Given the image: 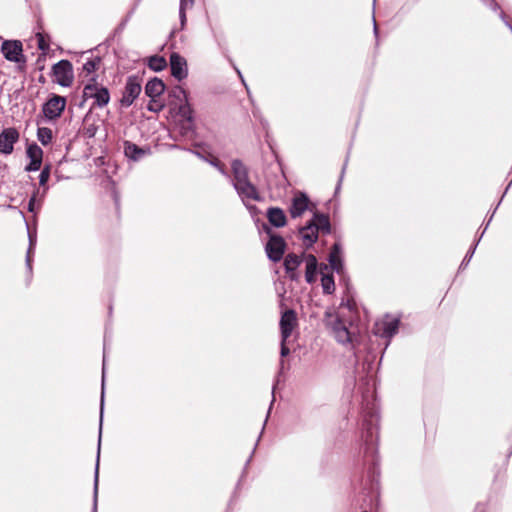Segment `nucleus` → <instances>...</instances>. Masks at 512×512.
<instances>
[{"label":"nucleus","instance_id":"obj_1","mask_svg":"<svg viewBox=\"0 0 512 512\" xmlns=\"http://www.w3.org/2000/svg\"><path fill=\"white\" fill-rule=\"evenodd\" d=\"M362 432L364 458L371 462L367 470L366 478L360 482L361 490L370 497L378 494L380 470L378 467L377 448L378 441L379 411L374 400H367L362 405Z\"/></svg>","mask_w":512,"mask_h":512},{"label":"nucleus","instance_id":"obj_2","mask_svg":"<svg viewBox=\"0 0 512 512\" xmlns=\"http://www.w3.org/2000/svg\"><path fill=\"white\" fill-rule=\"evenodd\" d=\"M118 165L110 160L105 161L104 157L98 156V180L104 190V197L112 202L115 216L120 217L121 200L120 192L117 189V180L114 178L117 174Z\"/></svg>","mask_w":512,"mask_h":512},{"label":"nucleus","instance_id":"obj_3","mask_svg":"<svg viewBox=\"0 0 512 512\" xmlns=\"http://www.w3.org/2000/svg\"><path fill=\"white\" fill-rule=\"evenodd\" d=\"M332 231L330 218L327 214L314 212L304 226L298 228V234L305 249H310L318 241L319 234L329 235Z\"/></svg>","mask_w":512,"mask_h":512},{"label":"nucleus","instance_id":"obj_4","mask_svg":"<svg viewBox=\"0 0 512 512\" xmlns=\"http://www.w3.org/2000/svg\"><path fill=\"white\" fill-rule=\"evenodd\" d=\"M112 314H113V304L110 302V304L108 306L109 320L105 324L104 337H103L101 401H100V416H99V421H98V461L100 460V450H101L102 419H103V408H104V388H105V378H106V353H107L108 341L111 340V338H112V320H111Z\"/></svg>","mask_w":512,"mask_h":512},{"label":"nucleus","instance_id":"obj_5","mask_svg":"<svg viewBox=\"0 0 512 512\" xmlns=\"http://www.w3.org/2000/svg\"><path fill=\"white\" fill-rule=\"evenodd\" d=\"M92 83H88L85 85L83 89V100L80 103L81 106L87 105L89 108V113L84 118V124L86 126V132L85 134L88 136V138L92 139L95 135L94 128L90 127L93 125V115L91 113V110L96 105V83H94V78H91Z\"/></svg>","mask_w":512,"mask_h":512},{"label":"nucleus","instance_id":"obj_6","mask_svg":"<svg viewBox=\"0 0 512 512\" xmlns=\"http://www.w3.org/2000/svg\"><path fill=\"white\" fill-rule=\"evenodd\" d=\"M142 91L141 79L137 75H130L126 79V83L119 102L121 107L128 108L139 97Z\"/></svg>","mask_w":512,"mask_h":512},{"label":"nucleus","instance_id":"obj_7","mask_svg":"<svg viewBox=\"0 0 512 512\" xmlns=\"http://www.w3.org/2000/svg\"><path fill=\"white\" fill-rule=\"evenodd\" d=\"M286 247V241L281 235H270L265 245L267 258L274 263L281 261L284 256Z\"/></svg>","mask_w":512,"mask_h":512},{"label":"nucleus","instance_id":"obj_8","mask_svg":"<svg viewBox=\"0 0 512 512\" xmlns=\"http://www.w3.org/2000/svg\"><path fill=\"white\" fill-rule=\"evenodd\" d=\"M170 73L173 78L181 82L188 77L187 60L178 52H172L169 57Z\"/></svg>","mask_w":512,"mask_h":512},{"label":"nucleus","instance_id":"obj_9","mask_svg":"<svg viewBox=\"0 0 512 512\" xmlns=\"http://www.w3.org/2000/svg\"><path fill=\"white\" fill-rule=\"evenodd\" d=\"M297 325L298 320L295 310L287 309L284 312H282L279 321L281 338H283L284 341H287L292 335V332L297 327Z\"/></svg>","mask_w":512,"mask_h":512},{"label":"nucleus","instance_id":"obj_10","mask_svg":"<svg viewBox=\"0 0 512 512\" xmlns=\"http://www.w3.org/2000/svg\"><path fill=\"white\" fill-rule=\"evenodd\" d=\"M327 261L330 268L340 276H344L345 267L343 259V248L340 242H335L330 249Z\"/></svg>","mask_w":512,"mask_h":512},{"label":"nucleus","instance_id":"obj_11","mask_svg":"<svg viewBox=\"0 0 512 512\" xmlns=\"http://www.w3.org/2000/svg\"><path fill=\"white\" fill-rule=\"evenodd\" d=\"M55 81L61 86H69L73 81L72 65L67 60H61L53 66Z\"/></svg>","mask_w":512,"mask_h":512},{"label":"nucleus","instance_id":"obj_12","mask_svg":"<svg viewBox=\"0 0 512 512\" xmlns=\"http://www.w3.org/2000/svg\"><path fill=\"white\" fill-rule=\"evenodd\" d=\"M175 109H177V115H179L185 122L182 125V129L186 131L194 130V110L189 102V99L181 102L174 103Z\"/></svg>","mask_w":512,"mask_h":512},{"label":"nucleus","instance_id":"obj_13","mask_svg":"<svg viewBox=\"0 0 512 512\" xmlns=\"http://www.w3.org/2000/svg\"><path fill=\"white\" fill-rule=\"evenodd\" d=\"M310 199L305 192H298L291 201L289 213L291 218L295 219L306 211L309 210Z\"/></svg>","mask_w":512,"mask_h":512},{"label":"nucleus","instance_id":"obj_14","mask_svg":"<svg viewBox=\"0 0 512 512\" xmlns=\"http://www.w3.org/2000/svg\"><path fill=\"white\" fill-rule=\"evenodd\" d=\"M151 154L149 146L140 147L131 141H124V155L129 160L138 162Z\"/></svg>","mask_w":512,"mask_h":512},{"label":"nucleus","instance_id":"obj_15","mask_svg":"<svg viewBox=\"0 0 512 512\" xmlns=\"http://www.w3.org/2000/svg\"><path fill=\"white\" fill-rule=\"evenodd\" d=\"M231 169L233 174L232 185L234 188L250 180L249 169L240 159L232 160Z\"/></svg>","mask_w":512,"mask_h":512},{"label":"nucleus","instance_id":"obj_16","mask_svg":"<svg viewBox=\"0 0 512 512\" xmlns=\"http://www.w3.org/2000/svg\"><path fill=\"white\" fill-rule=\"evenodd\" d=\"M66 105V100L61 96L52 97L43 108V112L49 119L57 118L61 115Z\"/></svg>","mask_w":512,"mask_h":512},{"label":"nucleus","instance_id":"obj_17","mask_svg":"<svg viewBox=\"0 0 512 512\" xmlns=\"http://www.w3.org/2000/svg\"><path fill=\"white\" fill-rule=\"evenodd\" d=\"M241 198L243 204L247 203V200L260 201L262 199L257 187L248 180L247 182L240 184L234 188Z\"/></svg>","mask_w":512,"mask_h":512},{"label":"nucleus","instance_id":"obj_18","mask_svg":"<svg viewBox=\"0 0 512 512\" xmlns=\"http://www.w3.org/2000/svg\"><path fill=\"white\" fill-rule=\"evenodd\" d=\"M19 133L14 128L5 129L0 134V151L10 154L13 151V144L18 140Z\"/></svg>","mask_w":512,"mask_h":512},{"label":"nucleus","instance_id":"obj_19","mask_svg":"<svg viewBox=\"0 0 512 512\" xmlns=\"http://www.w3.org/2000/svg\"><path fill=\"white\" fill-rule=\"evenodd\" d=\"M2 53L4 54L5 58L14 61L19 62L20 56L22 52V44L19 41H4L1 47Z\"/></svg>","mask_w":512,"mask_h":512},{"label":"nucleus","instance_id":"obj_20","mask_svg":"<svg viewBox=\"0 0 512 512\" xmlns=\"http://www.w3.org/2000/svg\"><path fill=\"white\" fill-rule=\"evenodd\" d=\"M266 217L271 226L282 228L287 224V216L282 208L269 207L266 211Z\"/></svg>","mask_w":512,"mask_h":512},{"label":"nucleus","instance_id":"obj_21","mask_svg":"<svg viewBox=\"0 0 512 512\" xmlns=\"http://www.w3.org/2000/svg\"><path fill=\"white\" fill-rule=\"evenodd\" d=\"M332 330L338 343L347 344L351 342V333L341 319L337 318L333 322Z\"/></svg>","mask_w":512,"mask_h":512},{"label":"nucleus","instance_id":"obj_22","mask_svg":"<svg viewBox=\"0 0 512 512\" xmlns=\"http://www.w3.org/2000/svg\"><path fill=\"white\" fill-rule=\"evenodd\" d=\"M305 262V281L308 284H313L316 281V277L318 274V260L314 254H307L305 256Z\"/></svg>","mask_w":512,"mask_h":512},{"label":"nucleus","instance_id":"obj_23","mask_svg":"<svg viewBox=\"0 0 512 512\" xmlns=\"http://www.w3.org/2000/svg\"><path fill=\"white\" fill-rule=\"evenodd\" d=\"M165 83L158 77L151 78L145 85L144 92L149 98H157L165 92Z\"/></svg>","mask_w":512,"mask_h":512},{"label":"nucleus","instance_id":"obj_24","mask_svg":"<svg viewBox=\"0 0 512 512\" xmlns=\"http://www.w3.org/2000/svg\"><path fill=\"white\" fill-rule=\"evenodd\" d=\"M27 155L30 158L31 162L26 167L28 171H36L40 168L42 162L43 152L39 146L36 144H32L27 149Z\"/></svg>","mask_w":512,"mask_h":512},{"label":"nucleus","instance_id":"obj_25","mask_svg":"<svg viewBox=\"0 0 512 512\" xmlns=\"http://www.w3.org/2000/svg\"><path fill=\"white\" fill-rule=\"evenodd\" d=\"M399 324V318H391L382 323L380 336L387 339L386 347L389 345L391 338L398 332Z\"/></svg>","mask_w":512,"mask_h":512},{"label":"nucleus","instance_id":"obj_26","mask_svg":"<svg viewBox=\"0 0 512 512\" xmlns=\"http://www.w3.org/2000/svg\"><path fill=\"white\" fill-rule=\"evenodd\" d=\"M306 253H301L300 255L295 253H288L284 258V269L285 272H292L293 269H298V267L305 260Z\"/></svg>","mask_w":512,"mask_h":512},{"label":"nucleus","instance_id":"obj_27","mask_svg":"<svg viewBox=\"0 0 512 512\" xmlns=\"http://www.w3.org/2000/svg\"><path fill=\"white\" fill-rule=\"evenodd\" d=\"M168 63L164 56L152 55L147 58V66L154 72H161L167 67Z\"/></svg>","mask_w":512,"mask_h":512},{"label":"nucleus","instance_id":"obj_28","mask_svg":"<svg viewBox=\"0 0 512 512\" xmlns=\"http://www.w3.org/2000/svg\"><path fill=\"white\" fill-rule=\"evenodd\" d=\"M136 6H137V4H135V6L130 11H128L126 16L117 25V27L114 29L112 35L107 39V41H110V40L114 39L115 37H120V35L124 31V29L126 28L128 22L132 18L133 14L135 12Z\"/></svg>","mask_w":512,"mask_h":512},{"label":"nucleus","instance_id":"obj_29","mask_svg":"<svg viewBox=\"0 0 512 512\" xmlns=\"http://www.w3.org/2000/svg\"><path fill=\"white\" fill-rule=\"evenodd\" d=\"M321 286L324 294H333L335 291V281L333 274H323L321 277Z\"/></svg>","mask_w":512,"mask_h":512},{"label":"nucleus","instance_id":"obj_30","mask_svg":"<svg viewBox=\"0 0 512 512\" xmlns=\"http://www.w3.org/2000/svg\"><path fill=\"white\" fill-rule=\"evenodd\" d=\"M169 96L174 98V103H181L188 99L187 91L180 85H176L169 92Z\"/></svg>","mask_w":512,"mask_h":512},{"label":"nucleus","instance_id":"obj_31","mask_svg":"<svg viewBox=\"0 0 512 512\" xmlns=\"http://www.w3.org/2000/svg\"><path fill=\"white\" fill-rule=\"evenodd\" d=\"M90 52H84L81 55V60L83 61V69L89 74L93 72L96 68V62L90 57Z\"/></svg>","mask_w":512,"mask_h":512},{"label":"nucleus","instance_id":"obj_32","mask_svg":"<svg viewBox=\"0 0 512 512\" xmlns=\"http://www.w3.org/2000/svg\"><path fill=\"white\" fill-rule=\"evenodd\" d=\"M110 100V94L108 88L101 86L98 87V108L104 107Z\"/></svg>","mask_w":512,"mask_h":512},{"label":"nucleus","instance_id":"obj_33","mask_svg":"<svg viewBox=\"0 0 512 512\" xmlns=\"http://www.w3.org/2000/svg\"><path fill=\"white\" fill-rule=\"evenodd\" d=\"M38 140L43 144L47 145L52 139V131L49 128L42 127L38 129Z\"/></svg>","mask_w":512,"mask_h":512},{"label":"nucleus","instance_id":"obj_34","mask_svg":"<svg viewBox=\"0 0 512 512\" xmlns=\"http://www.w3.org/2000/svg\"><path fill=\"white\" fill-rule=\"evenodd\" d=\"M165 105L163 102L158 100L157 98H150L149 102L147 103V110L154 113H159L164 109Z\"/></svg>","mask_w":512,"mask_h":512},{"label":"nucleus","instance_id":"obj_35","mask_svg":"<svg viewBox=\"0 0 512 512\" xmlns=\"http://www.w3.org/2000/svg\"><path fill=\"white\" fill-rule=\"evenodd\" d=\"M255 223H256V225L258 227L259 232L266 233L268 235V237H270V235H276L277 234V233L273 232V230L271 228L272 226L270 224H267L265 222H261V225L259 226V223H260V219L259 218H257L255 220Z\"/></svg>","mask_w":512,"mask_h":512},{"label":"nucleus","instance_id":"obj_36","mask_svg":"<svg viewBox=\"0 0 512 512\" xmlns=\"http://www.w3.org/2000/svg\"><path fill=\"white\" fill-rule=\"evenodd\" d=\"M208 163L215 167L223 176L229 177V174L224 165L217 158H211Z\"/></svg>","mask_w":512,"mask_h":512},{"label":"nucleus","instance_id":"obj_37","mask_svg":"<svg viewBox=\"0 0 512 512\" xmlns=\"http://www.w3.org/2000/svg\"><path fill=\"white\" fill-rule=\"evenodd\" d=\"M189 4H179V21H180V29H184L187 21L186 17V9Z\"/></svg>","mask_w":512,"mask_h":512},{"label":"nucleus","instance_id":"obj_38","mask_svg":"<svg viewBox=\"0 0 512 512\" xmlns=\"http://www.w3.org/2000/svg\"><path fill=\"white\" fill-rule=\"evenodd\" d=\"M245 207L248 209L251 217L256 220L257 219V216L259 214H261V211L258 209V207L256 205H253V204H249L248 202L247 203H244Z\"/></svg>","mask_w":512,"mask_h":512},{"label":"nucleus","instance_id":"obj_39","mask_svg":"<svg viewBox=\"0 0 512 512\" xmlns=\"http://www.w3.org/2000/svg\"><path fill=\"white\" fill-rule=\"evenodd\" d=\"M347 163H348V157L346 158V160H345V162L343 164V167L341 169L340 177H339L338 183H337V185L335 187V194H337L340 191V189H341V184H342V181H343V178H344V175H345Z\"/></svg>","mask_w":512,"mask_h":512},{"label":"nucleus","instance_id":"obj_40","mask_svg":"<svg viewBox=\"0 0 512 512\" xmlns=\"http://www.w3.org/2000/svg\"><path fill=\"white\" fill-rule=\"evenodd\" d=\"M256 447H257V443L255 444V446H254V448H253V451H252L251 455L249 456V458L247 459V461H246V463H245V466H244V469H243V471H242V474H241V478H240V479H242V478H244V477H245L246 472H247V467H248V465H249V464H250V462H251V459H252V457H253V454H254V452H255ZM240 482H241V480H239V481H238V483H237V485H236V490L239 488V486H240Z\"/></svg>","mask_w":512,"mask_h":512},{"label":"nucleus","instance_id":"obj_41","mask_svg":"<svg viewBox=\"0 0 512 512\" xmlns=\"http://www.w3.org/2000/svg\"><path fill=\"white\" fill-rule=\"evenodd\" d=\"M484 5L488 6L492 11L501 10L500 5L495 0H480Z\"/></svg>","mask_w":512,"mask_h":512},{"label":"nucleus","instance_id":"obj_42","mask_svg":"<svg viewBox=\"0 0 512 512\" xmlns=\"http://www.w3.org/2000/svg\"><path fill=\"white\" fill-rule=\"evenodd\" d=\"M185 150L190 152V153H192L193 155H195L196 157H198L199 159H201V160H203V161H205L207 163L211 159V158H208L203 152H201V151H199L197 149H190V148H188V149H185Z\"/></svg>","mask_w":512,"mask_h":512},{"label":"nucleus","instance_id":"obj_43","mask_svg":"<svg viewBox=\"0 0 512 512\" xmlns=\"http://www.w3.org/2000/svg\"><path fill=\"white\" fill-rule=\"evenodd\" d=\"M287 341H284L283 338H281V342H280V356L282 358L288 356L290 354V349L288 348L287 344H286Z\"/></svg>","mask_w":512,"mask_h":512},{"label":"nucleus","instance_id":"obj_44","mask_svg":"<svg viewBox=\"0 0 512 512\" xmlns=\"http://www.w3.org/2000/svg\"><path fill=\"white\" fill-rule=\"evenodd\" d=\"M286 274L291 281L298 282L300 279V274L297 269H293L292 272H286Z\"/></svg>","mask_w":512,"mask_h":512},{"label":"nucleus","instance_id":"obj_45","mask_svg":"<svg viewBox=\"0 0 512 512\" xmlns=\"http://www.w3.org/2000/svg\"><path fill=\"white\" fill-rule=\"evenodd\" d=\"M116 275H117V269H116V265H114L112 270L110 272H108V274L106 275V278L109 282H114L116 279Z\"/></svg>","mask_w":512,"mask_h":512},{"label":"nucleus","instance_id":"obj_46","mask_svg":"<svg viewBox=\"0 0 512 512\" xmlns=\"http://www.w3.org/2000/svg\"><path fill=\"white\" fill-rule=\"evenodd\" d=\"M341 305L347 307L349 310H352L354 308L355 303L353 300L347 299L346 302L342 300Z\"/></svg>","mask_w":512,"mask_h":512},{"label":"nucleus","instance_id":"obj_47","mask_svg":"<svg viewBox=\"0 0 512 512\" xmlns=\"http://www.w3.org/2000/svg\"><path fill=\"white\" fill-rule=\"evenodd\" d=\"M39 39H38V46L41 50H46L48 48V45L45 43L43 37L39 34Z\"/></svg>","mask_w":512,"mask_h":512},{"label":"nucleus","instance_id":"obj_48","mask_svg":"<svg viewBox=\"0 0 512 512\" xmlns=\"http://www.w3.org/2000/svg\"><path fill=\"white\" fill-rule=\"evenodd\" d=\"M49 177V172L47 170H43L40 174V184H44Z\"/></svg>","mask_w":512,"mask_h":512},{"label":"nucleus","instance_id":"obj_49","mask_svg":"<svg viewBox=\"0 0 512 512\" xmlns=\"http://www.w3.org/2000/svg\"><path fill=\"white\" fill-rule=\"evenodd\" d=\"M475 512H486V506L482 503H478L475 507Z\"/></svg>","mask_w":512,"mask_h":512},{"label":"nucleus","instance_id":"obj_50","mask_svg":"<svg viewBox=\"0 0 512 512\" xmlns=\"http://www.w3.org/2000/svg\"><path fill=\"white\" fill-rule=\"evenodd\" d=\"M327 269H328V266L324 263H321L318 266V272H320L322 275L324 274V271Z\"/></svg>","mask_w":512,"mask_h":512},{"label":"nucleus","instance_id":"obj_51","mask_svg":"<svg viewBox=\"0 0 512 512\" xmlns=\"http://www.w3.org/2000/svg\"><path fill=\"white\" fill-rule=\"evenodd\" d=\"M373 32H374V35H375V37L377 39L378 38V27H377L376 20H375L374 17H373Z\"/></svg>","mask_w":512,"mask_h":512},{"label":"nucleus","instance_id":"obj_52","mask_svg":"<svg viewBox=\"0 0 512 512\" xmlns=\"http://www.w3.org/2000/svg\"><path fill=\"white\" fill-rule=\"evenodd\" d=\"M365 366H367V370L370 371L372 369V367H373V362L372 361H366V362L363 363V368L364 369H366Z\"/></svg>","mask_w":512,"mask_h":512},{"label":"nucleus","instance_id":"obj_53","mask_svg":"<svg viewBox=\"0 0 512 512\" xmlns=\"http://www.w3.org/2000/svg\"><path fill=\"white\" fill-rule=\"evenodd\" d=\"M179 4H189L192 6L194 4V0H180Z\"/></svg>","mask_w":512,"mask_h":512},{"label":"nucleus","instance_id":"obj_54","mask_svg":"<svg viewBox=\"0 0 512 512\" xmlns=\"http://www.w3.org/2000/svg\"><path fill=\"white\" fill-rule=\"evenodd\" d=\"M34 201H35V199H34V198H32V199L30 200V202H29V210H30V211H33Z\"/></svg>","mask_w":512,"mask_h":512},{"label":"nucleus","instance_id":"obj_55","mask_svg":"<svg viewBox=\"0 0 512 512\" xmlns=\"http://www.w3.org/2000/svg\"><path fill=\"white\" fill-rule=\"evenodd\" d=\"M234 68H235L237 74L239 75V77L241 78L242 82H244V79H243V76L241 74V71L239 69H237L236 67H234Z\"/></svg>","mask_w":512,"mask_h":512},{"label":"nucleus","instance_id":"obj_56","mask_svg":"<svg viewBox=\"0 0 512 512\" xmlns=\"http://www.w3.org/2000/svg\"><path fill=\"white\" fill-rule=\"evenodd\" d=\"M176 31H177L176 29H173V30L170 32V34H169V38L174 37V35H175Z\"/></svg>","mask_w":512,"mask_h":512},{"label":"nucleus","instance_id":"obj_57","mask_svg":"<svg viewBox=\"0 0 512 512\" xmlns=\"http://www.w3.org/2000/svg\"><path fill=\"white\" fill-rule=\"evenodd\" d=\"M96 490H97V487L96 485L94 486V497L96 498ZM94 502H96V499L94 500ZM94 507L96 508V503H94Z\"/></svg>","mask_w":512,"mask_h":512},{"label":"nucleus","instance_id":"obj_58","mask_svg":"<svg viewBox=\"0 0 512 512\" xmlns=\"http://www.w3.org/2000/svg\"><path fill=\"white\" fill-rule=\"evenodd\" d=\"M512 454V446H511V449L509 451V454H508V457Z\"/></svg>","mask_w":512,"mask_h":512},{"label":"nucleus","instance_id":"obj_59","mask_svg":"<svg viewBox=\"0 0 512 512\" xmlns=\"http://www.w3.org/2000/svg\"><path fill=\"white\" fill-rule=\"evenodd\" d=\"M202 144H195V147H201Z\"/></svg>","mask_w":512,"mask_h":512},{"label":"nucleus","instance_id":"obj_60","mask_svg":"<svg viewBox=\"0 0 512 512\" xmlns=\"http://www.w3.org/2000/svg\"><path fill=\"white\" fill-rule=\"evenodd\" d=\"M260 437H262V434H259V437H258V440H257V441H259V440H260ZM256 443L258 444V442H256Z\"/></svg>","mask_w":512,"mask_h":512},{"label":"nucleus","instance_id":"obj_61","mask_svg":"<svg viewBox=\"0 0 512 512\" xmlns=\"http://www.w3.org/2000/svg\"><path fill=\"white\" fill-rule=\"evenodd\" d=\"M362 512H367V511H362Z\"/></svg>","mask_w":512,"mask_h":512},{"label":"nucleus","instance_id":"obj_62","mask_svg":"<svg viewBox=\"0 0 512 512\" xmlns=\"http://www.w3.org/2000/svg\"><path fill=\"white\" fill-rule=\"evenodd\" d=\"M226 512H228V511H226Z\"/></svg>","mask_w":512,"mask_h":512}]
</instances>
